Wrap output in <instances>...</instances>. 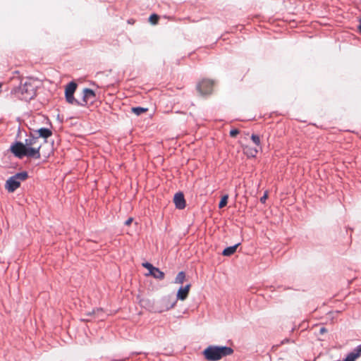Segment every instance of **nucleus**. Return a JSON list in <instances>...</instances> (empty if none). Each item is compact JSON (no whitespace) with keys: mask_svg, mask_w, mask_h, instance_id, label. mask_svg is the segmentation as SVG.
I'll list each match as a JSON object with an SVG mask.
<instances>
[{"mask_svg":"<svg viewBox=\"0 0 361 361\" xmlns=\"http://www.w3.org/2000/svg\"><path fill=\"white\" fill-rule=\"evenodd\" d=\"M233 350L227 346L209 345L205 348L202 354L209 361H218L222 357L233 354Z\"/></svg>","mask_w":361,"mask_h":361,"instance_id":"obj_1","label":"nucleus"},{"mask_svg":"<svg viewBox=\"0 0 361 361\" xmlns=\"http://www.w3.org/2000/svg\"><path fill=\"white\" fill-rule=\"evenodd\" d=\"M17 97L22 100H30L35 95V87L31 79H26L20 82V85L12 90Z\"/></svg>","mask_w":361,"mask_h":361,"instance_id":"obj_2","label":"nucleus"},{"mask_svg":"<svg viewBox=\"0 0 361 361\" xmlns=\"http://www.w3.org/2000/svg\"><path fill=\"white\" fill-rule=\"evenodd\" d=\"M28 178L26 171H23L15 174L10 177L5 183V188L8 192H13L20 186L22 181L25 180Z\"/></svg>","mask_w":361,"mask_h":361,"instance_id":"obj_3","label":"nucleus"},{"mask_svg":"<svg viewBox=\"0 0 361 361\" xmlns=\"http://www.w3.org/2000/svg\"><path fill=\"white\" fill-rule=\"evenodd\" d=\"M11 152L15 157L22 159L24 157H32L35 154L37 153L34 149H27V147L21 142H16L11 146Z\"/></svg>","mask_w":361,"mask_h":361,"instance_id":"obj_4","label":"nucleus"},{"mask_svg":"<svg viewBox=\"0 0 361 361\" xmlns=\"http://www.w3.org/2000/svg\"><path fill=\"white\" fill-rule=\"evenodd\" d=\"M25 145L27 147V149H34L37 150L36 154L34 156H32V158L39 159L40 158V148L42 145L39 142V138L37 137L30 136L28 138L25 140Z\"/></svg>","mask_w":361,"mask_h":361,"instance_id":"obj_5","label":"nucleus"},{"mask_svg":"<svg viewBox=\"0 0 361 361\" xmlns=\"http://www.w3.org/2000/svg\"><path fill=\"white\" fill-rule=\"evenodd\" d=\"M77 84L75 82H69L65 88V97L67 102L71 104H79V102L75 99L73 94L77 89Z\"/></svg>","mask_w":361,"mask_h":361,"instance_id":"obj_6","label":"nucleus"},{"mask_svg":"<svg viewBox=\"0 0 361 361\" xmlns=\"http://www.w3.org/2000/svg\"><path fill=\"white\" fill-rule=\"evenodd\" d=\"M213 86L214 84L212 81L209 80H203L198 84L197 89L202 94L206 95L212 93Z\"/></svg>","mask_w":361,"mask_h":361,"instance_id":"obj_7","label":"nucleus"},{"mask_svg":"<svg viewBox=\"0 0 361 361\" xmlns=\"http://www.w3.org/2000/svg\"><path fill=\"white\" fill-rule=\"evenodd\" d=\"M96 97L95 93L93 90L85 88L83 90L82 101L79 102L80 106H87L89 104H92Z\"/></svg>","mask_w":361,"mask_h":361,"instance_id":"obj_8","label":"nucleus"},{"mask_svg":"<svg viewBox=\"0 0 361 361\" xmlns=\"http://www.w3.org/2000/svg\"><path fill=\"white\" fill-rule=\"evenodd\" d=\"M173 202L176 207L178 209H183L185 207V200L182 192H177L173 197Z\"/></svg>","mask_w":361,"mask_h":361,"instance_id":"obj_9","label":"nucleus"},{"mask_svg":"<svg viewBox=\"0 0 361 361\" xmlns=\"http://www.w3.org/2000/svg\"><path fill=\"white\" fill-rule=\"evenodd\" d=\"M190 287V284H187L184 287H180L177 292V299L183 301L185 300L188 298Z\"/></svg>","mask_w":361,"mask_h":361,"instance_id":"obj_10","label":"nucleus"},{"mask_svg":"<svg viewBox=\"0 0 361 361\" xmlns=\"http://www.w3.org/2000/svg\"><path fill=\"white\" fill-rule=\"evenodd\" d=\"M243 153L248 157H255L258 153V149L255 147L246 145L243 147Z\"/></svg>","mask_w":361,"mask_h":361,"instance_id":"obj_11","label":"nucleus"},{"mask_svg":"<svg viewBox=\"0 0 361 361\" xmlns=\"http://www.w3.org/2000/svg\"><path fill=\"white\" fill-rule=\"evenodd\" d=\"M149 275L152 276L154 278L159 280L164 279V273L157 267H154L153 271H152Z\"/></svg>","mask_w":361,"mask_h":361,"instance_id":"obj_12","label":"nucleus"},{"mask_svg":"<svg viewBox=\"0 0 361 361\" xmlns=\"http://www.w3.org/2000/svg\"><path fill=\"white\" fill-rule=\"evenodd\" d=\"M238 245H239V244H236L233 246H231V247H228L225 248L222 252V255L224 256H231V255H233L235 252Z\"/></svg>","mask_w":361,"mask_h":361,"instance_id":"obj_13","label":"nucleus"},{"mask_svg":"<svg viewBox=\"0 0 361 361\" xmlns=\"http://www.w3.org/2000/svg\"><path fill=\"white\" fill-rule=\"evenodd\" d=\"M39 135L44 139L49 137L52 135V132L45 128H42L37 130Z\"/></svg>","mask_w":361,"mask_h":361,"instance_id":"obj_14","label":"nucleus"},{"mask_svg":"<svg viewBox=\"0 0 361 361\" xmlns=\"http://www.w3.org/2000/svg\"><path fill=\"white\" fill-rule=\"evenodd\" d=\"M185 274L184 271H180L176 279H175V281H174V283H178V284H182L184 281H185Z\"/></svg>","mask_w":361,"mask_h":361,"instance_id":"obj_15","label":"nucleus"},{"mask_svg":"<svg viewBox=\"0 0 361 361\" xmlns=\"http://www.w3.org/2000/svg\"><path fill=\"white\" fill-rule=\"evenodd\" d=\"M147 111H148V109L147 108H143V107H140V106L133 107L131 109V111L137 116L141 115L142 114H144V113L147 112Z\"/></svg>","mask_w":361,"mask_h":361,"instance_id":"obj_16","label":"nucleus"},{"mask_svg":"<svg viewBox=\"0 0 361 361\" xmlns=\"http://www.w3.org/2000/svg\"><path fill=\"white\" fill-rule=\"evenodd\" d=\"M159 16L155 13L152 14L149 18V21L152 25H157L159 22Z\"/></svg>","mask_w":361,"mask_h":361,"instance_id":"obj_17","label":"nucleus"},{"mask_svg":"<svg viewBox=\"0 0 361 361\" xmlns=\"http://www.w3.org/2000/svg\"><path fill=\"white\" fill-rule=\"evenodd\" d=\"M228 195H224L221 197V201L219 202V207L221 209V208H223L224 207L227 203H228Z\"/></svg>","mask_w":361,"mask_h":361,"instance_id":"obj_18","label":"nucleus"},{"mask_svg":"<svg viewBox=\"0 0 361 361\" xmlns=\"http://www.w3.org/2000/svg\"><path fill=\"white\" fill-rule=\"evenodd\" d=\"M251 139L252 140V142L257 146H259L260 145V138L258 135H252L251 136Z\"/></svg>","mask_w":361,"mask_h":361,"instance_id":"obj_19","label":"nucleus"},{"mask_svg":"<svg viewBox=\"0 0 361 361\" xmlns=\"http://www.w3.org/2000/svg\"><path fill=\"white\" fill-rule=\"evenodd\" d=\"M142 266L147 269H148L149 273L154 269V267L149 262L143 263Z\"/></svg>","mask_w":361,"mask_h":361,"instance_id":"obj_20","label":"nucleus"},{"mask_svg":"<svg viewBox=\"0 0 361 361\" xmlns=\"http://www.w3.org/2000/svg\"><path fill=\"white\" fill-rule=\"evenodd\" d=\"M239 134V130L238 129H232L231 131H230V135L233 137H235V136H237V135Z\"/></svg>","mask_w":361,"mask_h":361,"instance_id":"obj_21","label":"nucleus"},{"mask_svg":"<svg viewBox=\"0 0 361 361\" xmlns=\"http://www.w3.org/2000/svg\"><path fill=\"white\" fill-rule=\"evenodd\" d=\"M267 198H268V192H265L264 195L260 198V202L264 204Z\"/></svg>","mask_w":361,"mask_h":361,"instance_id":"obj_22","label":"nucleus"},{"mask_svg":"<svg viewBox=\"0 0 361 361\" xmlns=\"http://www.w3.org/2000/svg\"><path fill=\"white\" fill-rule=\"evenodd\" d=\"M133 218L130 217V218H128V219L126 221V222H125V225H126V226H130V225L132 224V222H133Z\"/></svg>","mask_w":361,"mask_h":361,"instance_id":"obj_23","label":"nucleus"},{"mask_svg":"<svg viewBox=\"0 0 361 361\" xmlns=\"http://www.w3.org/2000/svg\"><path fill=\"white\" fill-rule=\"evenodd\" d=\"M175 305H176V301H173V302L171 304V305H170L169 307H167V308H166V309H167V310H169V309H170V308H172V307H173L175 306Z\"/></svg>","mask_w":361,"mask_h":361,"instance_id":"obj_24","label":"nucleus"},{"mask_svg":"<svg viewBox=\"0 0 361 361\" xmlns=\"http://www.w3.org/2000/svg\"><path fill=\"white\" fill-rule=\"evenodd\" d=\"M358 30H359L360 32L361 33V20H360V23L358 25Z\"/></svg>","mask_w":361,"mask_h":361,"instance_id":"obj_25","label":"nucleus"},{"mask_svg":"<svg viewBox=\"0 0 361 361\" xmlns=\"http://www.w3.org/2000/svg\"><path fill=\"white\" fill-rule=\"evenodd\" d=\"M325 331H326L325 328H321V329H320V332H321V334H323V333H324Z\"/></svg>","mask_w":361,"mask_h":361,"instance_id":"obj_26","label":"nucleus"},{"mask_svg":"<svg viewBox=\"0 0 361 361\" xmlns=\"http://www.w3.org/2000/svg\"><path fill=\"white\" fill-rule=\"evenodd\" d=\"M360 350H361V345H360Z\"/></svg>","mask_w":361,"mask_h":361,"instance_id":"obj_27","label":"nucleus"}]
</instances>
